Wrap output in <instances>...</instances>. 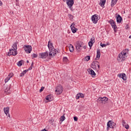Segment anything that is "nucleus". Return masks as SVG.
Instances as JSON below:
<instances>
[{
	"label": "nucleus",
	"instance_id": "obj_11",
	"mask_svg": "<svg viewBox=\"0 0 131 131\" xmlns=\"http://www.w3.org/2000/svg\"><path fill=\"white\" fill-rule=\"evenodd\" d=\"M117 22L118 23H121V21H122V17L120 15L118 14V13H116L115 14Z\"/></svg>",
	"mask_w": 131,
	"mask_h": 131
},
{
	"label": "nucleus",
	"instance_id": "obj_28",
	"mask_svg": "<svg viewBox=\"0 0 131 131\" xmlns=\"http://www.w3.org/2000/svg\"><path fill=\"white\" fill-rule=\"evenodd\" d=\"M18 42H14L13 45H12V48L14 50H17V44Z\"/></svg>",
	"mask_w": 131,
	"mask_h": 131
},
{
	"label": "nucleus",
	"instance_id": "obj_35",
	"mask_svg": "<svg viewBox=\"0 0 131 131\" xmlns=\"http://www.w3.org/2000/svg\"><path fill=\"white\" fill-rule=\"evenodd\" d=\"M63 60L64 62H68V58H67L66 57H64L63 58Z\"/></svg>",
	"mask_w": 131,
	"mask_h": 131
},
{
	"label": "nucleus",
	"instance_id": "obj_7",
	"mask_svg": "<svg viewBox=\"0 0 131 131\" xmlns=\"http://www.w3.org/2000/svg\"><path fill=\"white\" fill-rule=\"evenodd\" d=\"M63 2H67V5L69 7L70 9H71L72 6L74 5V0H63Z\"/></svg>",
	"mask_w": 131,
	"mask_h": 131
},
{
	"label": "nucleus",
	"instance_id": "obj_46",
	"mask_svg": "<svg viewBox=\"0 0 131 131\" xmlns=\"http://www.w3.org/2000/svg\"><path fill=\"white\" fill-rule=\"evenodd\" d=\"M83 49H84V50H85V49H86V46H85V45H83Z\"/></svg>",
	"mask_w": 131,
	"mask_h": 131
},
{
	"label": "nucleus",
	"instance_id": "obj_44",
	"mask_svg": "<svg viewBox=\"0 0 131 131\" xmlns=\"http://www.w3.org/2000/svg\"><path fill=\"white\" fill-rule=\"evenodd\" d=\"M9 90H10V88H7L6 89H5V92H7V93H8V92H9Z\"/></svg>",
	"mask_w": 131,
	"mask_h": 131
},
{
	"label": "nucleus",
	"instance_id": "obj_24",
	"mask_svg": "<svg viewBox=\"0 0 131 131\" xmlns=\"http://www.w3.org/2000/svg\"><path fill=\"white\" fill-rule=\"evenodd\" d=\"M13 76L14 74H11V76L10 77L7 76L5 79V83L8 82L10 80V79H11V77H13Z\"/></svg>",
	"mask_w": 131,
	"mask_h": 131
},
{
	"label": "nucleus",
	"instance_id": "obj_45",
	"mask_svg": "<svg viewBox=\"0 0 131 131\" xmlns=\"http://www.w3.org/2000/svg\"><path fill=\"white\" fill-rule=\"evenodd\" d=\"M97 67H98L97 70H100V63L97 64Z\"/></svg>",
	"mask_w": 131,
	"mask_h": 131
},
{
	"label": "nucleus",
	"instance_id": "obj_5",
	"mask_svg": "<svg viewBox=\"0 0 131 131\" xmlns=\"http://www.w3.org/2000/svg\"><path fill=\"white\" fill-rule=\"evenodd\" d=\"M55 92L57 93V95H61L63 92V87L61 85H58L55 90Z\"/></svg>",
	"mask_w": 131,
	"mask_h": 131
},
{
	"label": "nucleus",
	"instance_id": "obj_51",
	"mask_svg": "<svg viewBox=\"0 0 131 131\" xmlns=\"http://www.w3.org/2000/svg\"><path fill=\"white\" fill-rule=\"evenodd\" d=\"M86 131H89V130H86Z\"/></svg>",
	"mask_w": 131,
	"mask_h": 131
},
{
	"label": "nucleus",
	"instance_id": "obj_12",
	"mask_svg": "<svg viewBox=\"0 0 131 131\" xmlns=\"http://www.w3.org/2000/svg\"><path fill=\"white\" fill-rule=\"evenodd\" d=\"M107 123L110 124L111 128H112L113 129H114V128L116 127V123L111 120L109 121Z\"/></svg>",
	"mask_w": 131,
	"mask_h": 131
},
{
	"label": "nucleus",
	"instance_id": "obj_2",
	"mask_svg": "<svg viewBox=\"0 0 131 131\" xmlns=\"http://www.w3.org/2000/svg\"><path fill=\"white\" fill-rule=\"evenodd\" d=\"M124 52H123V53L121 52L119 54L117 58L118 61L122 62V61L125 60V55H126V53L128 52V49H125Z\"/></svg>",
	"mask_w": 131,
	"mask_h": 131
},
{
	"label": "nucleus",
	"instance_id": "obj_25",
	"mask_svg": "<svg viewBox=\"0 0 131 131\" xmlns=\"http://www.w3.org/2000/svg\"><path fill=\"white\" fill-rule=\"evenodd\" d=\"M118 0H112L111 6L112 7H114L115 5H116V3H117Z\"/></svg>",
	"mask_w": 131,
	"mask_h": 131
},
{
	"label": "nucleus",
	"instance_id": "obj_19",
	"mask_svg": "<svg viewBox=\"0 0 131 131\" xmlns=\"http://www.w3.org/2000/svg\"><path fill=\"white\" fill-rule=\"evenodd\" d=\"M122 125L126 128V129H128V128L129 127V126L128 124H126V122H125V121L124 120H122Z\"/></svg>",
	"mask_w": 131,
	"mask_h": 131
},
{
	"label": "nucleus",
	"instance_id": "obj_4",
	"mask_svg": "<svg viewBox=\"0 0 131 131\" xmlns=\"http://www.w3.org/2000/svg\"><path fill=\"white\" fill-rule=\"evenodd\" d=\"M108 23L111 24L112 28H113L115 32H116V29L117 28V26H116V23L113 20V19H110L108 21Z\"/></svg>",
	"mask_w": 131,
	"mask_h": 131
},
{
	"label": "nucleus",
	"instance_id": "obj_30",
	"mask_svg": "<svg viewBox=\"0 0 131 131\" xmlns=\"http://www.w3.org/2000/svg\"><path fill=\"white\" fill-rule=\"evenodd\" d=\"M90 74L92 75V76H96V73H95V71L93 70H90Z\"/></svg>",
	"mask_w": 131,
	"mask_h": 131
},
{
	"label": "nucleus",
	"instance_id": "obj_38",
	"mask_svg": "<svg viewBox=\"0 0 131 131\" xmlns=\"http://www.w3.org/2000/svg\"><path fill=\"white\" fill-rule=\"evenodd\" d=\"M109 128H111L110 124L107 123L106 130H109Z\"/></svg>",
	"mask_w": 131,
	"mask_h": 131
},
{
	"label": "nucleus",
	"instance_id": "obj_33",
	"mask_svg": "<svg viewBox=\"0 0 131 131\" xmlns=\"http://www.w3.org/2000/svg\"><path fill=\"white\" fill-rule=\"evenodd\" d=\"M85 60H86L87 61H90L91 60V56H87L85 57Z\"/></svg>",
	"mask_w": 131,
	"mask_h": 131
},
{
	"label": "nucleus",
	"instance_id": "obj_36",
	"mask_svg": "<svg viewBox=\"0 0 131 131\" xmlns=\"http://www.w3.org/2000/svg\"><path fill=\"white\" fill-rule=\"evenodd\" d=\"M100 46L102 48H104L105 47L107 46V45L106 44H102V42L100 43Z\"/></svg>",
	"mask_w": 131,
	"mask_h": 131
},
{
	"label": "nucleus",
	"instance_id": "obj_15",
	"mask_svg": "<svg viewBox=\"0 0 131 131\" xmlns=\"http://www.w3.org/2000/svg\"><path fill=\"white\" fill-rule=\"evenodd\" d=\"M100 63L97 61H93L91 64V67L93 68V69H95L97 66H98V64H99Z\"/></svg>",
	"mask_w": 131,
	"mask_h": 131
},
{
	"label": "nucleus",
	"instance_id": "obj_48",
	"mask_svg": "<svg viewBox=\"0 0 131 131\" xmlns=\"http://www.w3.org/2000/svg\"><path fill=\"white\" fill-rule=\"evenodd\" d=\"M2 5H3V2H2V1H0V6H2Z\"/></svg>",
	"mask_w": 131,
	"mask_h": 131
},
{
	"label": "nucleus",
	"instance_id": "obj_9",
	"mask_svg": "<svg viewBox=\"0 0 131 131\" xmlns=\"http://www.w3.org/2000/svg\"><path fill=\"white\" fill-rule=\"evenodd\" d=\"M92 22L94 24H97L98 20H99V19H98V15L94 14V15H92Z\"/></svg>",
	"mask_w": 131,
	"mask_h": 131
},
{
	"label": "nucleus",
	"instance_id": "obj_14",
	"mask_svg": "<svg viewBox=\"0 0 131 131\" xmlns=\"http://www.w3.org/2000/svg\"><path fill=\"white\" fill-rule=\"evenodd\" d=\"M71 28L73 33H75L76 32V31H77V29H76L75 24H72L71 25Z\"/></svg>",
	"mask_w": 131,
	"mask_h": 131
},
{
	"label": "nucleus",
	"instance_id": "obj_26",
	"mask_svg": "<svg viewBox=\"0 0 131 131\" xmlns=\"http://www.w3.org/2000/svg\"><path fill=\"white\" fill-rule=\"evenodd\" d=\"M76 49L77 52H81V50H82V48L80 47L78 45H76Z\"/></svg>",
	"mask_w": 131,
	"mask_h": 131
},
{
	"label": "nucleus",
	"instance_id": "obj_8",
	"mask_svg": "<svg viewBox=\"0 0 131 131\" xmlns=\"http://www.w3.org/2000/svg\"><path fill=\"white\" fill-rule=\"evenodd\" d=\"M49 56V53H48V51L46 52H43V53H40L39 54V58L40 59H46L47 57Z\"/></svg>",
	"mask_w": 131,
	"mask_h": 131
},
{
	"label": "nucleus",
	"instance_id": "obj_43",
	"mask_svg": "<svg viewBox=\"0 0 131 131\" xmlns=\"http://www.w3.org/2000/svg\"><path fill=\"white\" fill-rule=\"evenodd\" d=\"M24 75H25V74L23 72H22V73L19 75V76H20V77H22L24 76Z\"/></svg>",
	"mask_w": 131,
	"mask_h": 131
},
{
	"label": "nucleus",
	"instance_id": "obj_29",
	"mask_svg": "<svg viewBox=\"0 0 131 131\" xmlns=\"http://www.w3.org/2000/svg\"><path fill=\"white\" fill-rule=\"evenodd\" d=\"M69 49L71 53H73V51H74V48H73V46L72 45H70Z\"/></svg>",
	"mask_w": 131,
	"mask_h": 131
},
{
	"label": "nucleus",
	"instance_id": "obj_41",
	"mask_svg": "<svg viewBox=\"0 0 131 131\" xmlns=\"http://www.w3.org/2000/svg\"><path fill=\"white\" fill-rule=\"evenodd\" d=\"M29 70H24L23 72L24 73V74H26V73H27L28 71H29Z\"/></svg>",
	"mask_w": 131,
	"mask_h": 131
},
{
	"label": "nucleus",
	"instance_id": "obj_27",
	"mask_svg": "<svg viewBox=\"0 0 131 131\" xmlns=\"http://www.w3.org/2000/svg\"><path fill=\"white\" fill-rule=\"evenodd\" d=\"M64 115H65V114H63L60 118V121H61V122L64 121V120H65V119H66V118H65V116H64Z\"/></svg>",
	"mask_w": 131,
	"mask_h": 131
},
{
	"label": "nucleus",
	"instance_id": "obj_23",
	"mask_svg": "<svg viewBox=\"0 0 131 131\" xmlns=\"http://www.w3.org/2000/svg\"><path fill=\"white\" fill-rule=\"evenodd\" d=\"M77 45H78L79 47H81L82 49V47L83 46H84V43L82 41H78L77 42Z\"/></svg>",
	"mask_w": 131,
	"mask_h": 131
},
{
	"label": "nucleus",
	"instance_id": "obj_22",
	"mask_svg": "<svg viewBox=\"0 0 131 131\" xmlns=\"http://www.w3.org/2000/svg\"><path fill=\"white\" fill-rule=\"evenodd\" d=\"M105 4H106V0H100L99 5H100L101 7H104Z\"/></svg>",
	"mask_w": 131,
	"mask_h": 131
},
{
	"label": "nucleus",
	"instance_id": "obj_13",
	"mask_svg": "<svg viewBox=\"0 0 131 131\" xmlns=\"http://www.w3.org/2000/svg\"><path fill=\"white\" fill-rule=\"evenodd\" d=\"M118 76L120 78H122L123 80H126V75L125 73L119 74Z\"/></svg>",
	"mask_w": 131,
	"mask_h": 131
},
{
	"label": "nucleus",
	"instance_id": "obj_34",
	"mask_svg": "<svg viewBox=\"0 0 131 131\" xmlns=\"http://www.w3.org/2000/svg\"><path fill=\"white\" fill-rule=\"evenodd\" d=\"M37 56H38V55L37 53H34L32 55V57L33 58H37Z\"/></svg>",
	"mask_w": 131,
	"mask_h": 131
},
{
	"label": "nucleus",
	"instance_id": "obj_17",
	"mask_svg": "<svg viewBox=\"0 0 131 131\" xmlns=\"http://www.w3.org/2000/svg\"><path fill=\"white\" fill-rule=\"evenodd\" d=\"M94 42H95V37H92L91 39V41L89 42V46L90 48H92L93 47V45H94Z\"/></svg>",
	"mask_w": 131,
	"mask_h": 131
},
{
	"label": "nucleus",
	"instance_id": "obj_6",
	"mask_svg": "<svg viewBox=\"0 0 131 131\" xmlns=\"http://www.w3.org/2000/svg\"><path fill=\"white\" fill-rule=\"evenodd\" d=\"M108 101V98L107 97H100L98 99V102L101 104H106V102Z\"/></svg>",
	"mask_w": 131,
	"mask_h": 131
},
{
	"label": "nucleus",
	"instance_id": "obj_40",
	"mask_svg": "<svg viewBox=\"0 0 131 131\" xmlns=\"http://www.w3.org/2000/svg\"><path fill=\"white\" fill-rule=\"evenodd\" d=\"M69 17L70 19H73V15H71V14H69Z\"/></svg>",
	"mask_w": 131,
	"mask_h": 131
},
{
	"label": "nucleus",
	"instance_id": "obj_21",
	"mask_svg": "<svg viewBox=\"0 0 131 131\" xmlns=\"http://www.w3.org/2000/svg\"><path fill=\"white\" fill-rule=\"evenodd\" d=\"M100 57H101V52L100 51V50H98L97 51V55L95 60H99V59H100Z\"/></svg>",
	"mask_w": 131,
	"mask_h": 131
},
{
	"label": "nucleus",
	"instance_id": "obj_20",
	"mask_svg": "<svg viewBox=\"0 0 131 131\" xmlns=\"http://www.w3.org/2000/svg\"><path fill=\"white\" fill-rule=\"evenodd\" d=\"M76 98L77 100H78L80 98H84V94L82 93H78L77 95H76Z\"/></svg>",
	"mask_w": 131,
	"mask_h": 131
},
{
	"label": "nucleus",
	"instance_id": "obj_37",
	"mask_svg": "<svg viewBox=\"0 0 131 131\" xmlns=\"http://www.w3.org/2000/svg\"><path fill=\"white\" fill-rule=\"evenodd\" d=\"M33 62H32L30 67L28 69L29 70H31V69H32V68L33 67Z\"/></svg>",
	"mask_w": 131,
	"mask_h": 131
},
{
	"label": "nucleus",
	"instance_id": "obj_31",
	"mask_svg": "<svg viewBox=\"0 0 131 131\" xmlns=\"http://www.w3.org/2000/svg\"><path fill=\"white\" fill-rule=\"evenodd\" d=\"M23 63V60H20L19 61H18L17 63V65L19 67L20 66H22V63Z\"/></svg>",
	"mask_w": 131,
	"mask_h": 131
},
{
	"label": "nucleus",
	"instance_id": "obj_52",
	"mask_svg": "<svg viewBox=\"0 0 131 131\" xmlns=\"http://www.w3.org/2000/svg\"><path fill=\"white\" fill-rule=\"evenodd\" d=\"M70 9H72V8H71H71H70Z\"/></svg>",
	"mask_w": 131,
	"mask_h": 131
},
{
	"label": "nucleus",
	"instance_id": "obj_3",
	"mask_svg": "<svg viewBox=\"0 0 131 131\" xmlns=\"http://www.w3.org/2000/svg\"><path fill=\"white\" fill-rule=\"evenodd\" d=\"M24 49L27 54H30L31 51H32V47L30 45H24Z\"/></svg>",
	"mask_w": 131,
	"mask_h": 131
},
{
	"label": "nucleus",
	"instance_id": "obj_47",
	"mask_svg": "<svg viewBox=\"0 0 131 131\" xmlns=\"http://www.w3.org/2000/svg\"><path fill=\"white\" fill-rule=\"evenodd\" d=\"M12 74H13V73H10L8 75V76H9V77H10L11 76H12Z\"/></svg>",
	"mask_w": 131,
	"mask_h": 131
},
{
	"label": "nucleus",
	"instance_id": "obj_49",
	"mask_svg": "<svg viewBox=\"0 0 131 131\" xmlns=\"http://www.w3.org/2000/svg\"><path fill=\"white\" fill-rule=\"evenodd\" d=\"M27 63H29V60H27Z\"/></svg>",
	"mask_w": 131,
	"mask_h": 131
},
{
	"label": "nucleus",
	"instance_id": "obj_18",
	"mask_svg": "<svg viewBox=\"0 0 131 131\" xmlns=\"http://www.w3.org/2000/svg\"><path fill=\"white\" fill-rule=\"evenodd\" d=\"M54 100V97L52 95H49L46 97V100L51 102Z\"/></svg>",
	"mask_w": 131,
	"mask_h": 131
},
{
	"label": "nucleus",
	"instance_id": "obj_42",
	"mask_svg": "<svg viewBox=\"0 0 131 131\" xmlns=\"http://www.w3.org/2000/svg\"><path fill=\"white\" fill-rule=\"evenodd\" d=\"M74 120L75 121H77V120H78V118H77V117H74Z\"/></svg>",
	"mask_w": 131,
	"mask_h": 131
},
{
	"label": "nucleus",
	"instance_id": "obj_10",
	"mask_svg": "<svg viewBox=\"0 0 131 131\" xmlns=\"http://www.w3.org/2000/svg\"><path fill=\"white\" fill-rule=\"evenodd\" d=\"M9 55H10L12 56H16L17 54H18V52H17V50L16 49H11L9 50Z\"/></svg>",
	"mask_w": 131,
	"mask_h": 131
},
{
	"label": "nucleus",
	"instance_id": "obj_1",
	"mask_svg": "<svg viewBox=\"0 0 131 131\" xmlns=\"http://www.w3.org/2000/svg\"><path fill=\"white\" fill-rule=\"evenodd\" d=\"M48 47L49 50V59H51L52 58H54V57L59 53V51L56 49H55V48H54V46H53V43L50 41L48 42Z\"/></svg>",
	"mask_w": 131,
	"mask_h": 131
},
{
	"label": "nucleus",
	"instance_id": "obj_32",
	"mask_svg": "<svg viewBox=\"0 0 131 131\" xmlns=\"http://www.w3.org/2000/svg\"><path fill=\"white\" fill-rule=\"evenodd\" d=\"M54 121H55V120H54V119H50L49 120V122L51 123V124H52V125H53V124H54Z\"/></svg>",
	"mask_w": 131,
	"mask_h": 131
},
{
	"label": "nucleus",
	"instance_id": "obj_39",
	"mask_svg": "<svg viewBox=\"0 0 131 131\" xmlns=\"http://www.w3.org/2000/svg\"><path fill=\"white\" fill-rule=\"evenodd\" d=\"M45 90V87L44 86H41V89L39 90L40 93H41Z\"/></svg>",
	"mask_w": 131,
	"mask_h": 131
},
{
	"label": "nucleus",
	"instance_id": "obj_16",
	"mask_svg": "<svg viewBox=\"0 0 131 131\" xmlns=\"http://www.w3.org/2000/svg\"><path fill=\"white\" fill-rule=\"evenodd\" d=\"M4 113H5V114L6 115H8V116H9V117H10V114H9V112H10V107H4Z\"/></svg>",
	"mask_w": 131,
	"mask_h": 131
},
{
	"label": "nucleus",
	"instance_id": "obj_50",
	"mask_svg": "<svg viewBox=\"0 0 131 131\" xmlns=\"http://www.w3.org/2000/svg\"><path fill=\"white\" fill-rule=\"evenodd\" d=\"M129 38H131V35L129 36Z\"/></svg>",
	"mask_w": 131,
	"mask_h": 131
}]
</instances>
